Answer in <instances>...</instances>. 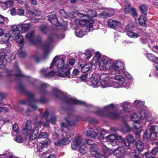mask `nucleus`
I'll return each mask as SVG.
<instances>
[{"instance_id": "nucleus-1", "label": "nucleus", "mask_w": 158, "mask_h": 158, "mask_svg": "<svg viewBox=\"0 0 158 158\" xmlns=\"http://www.w3.org/2000/svg\"><path fill=\"white\" fill-rule=\"evenodd\" d=\"M93 63H98L99 68L101 70H109L111 72L121 73L124 71V64L117 61H112L106 56H101L99 52H97L92 60Z\"/></svg>"}, {"instance_id": "nucleus-2", "label": "nucleus", "mask_w": 158, "mask_h": 158, "mask_svg": "<svg viewBox=\"0 0 158 158\" xmlns=\"http://www.w3.org/2000/svg\"><path fill=\"white\" fill-rule=\"evenodd\" d=\"M68 65L64 64V60L60 58L59 56H56L53 59L49 67L50 69H56L57 71L58 76L65 78L69 77L70 75V71L67 69Z\"/></svg>"}, {"instance_id": "nucleus-3", "label": "nucleus", "mask_w": 158, "mask_h": 158, "mask_svg": "<svg viewBox=\"0 0 158 158\" xmlns=\"http://www.w3.org/2000/svg\"><path fill=\"white\" fill-rule=\"evenodd\" d=\"M31 27L29 23L22 24L21 25H13L11 26L12 36L13 39L22 47L23 42V37L20 35V32L24 33L27 31Z\"/></svg>"}, {"instance_id": "nucleus-4", "label": "nucleus", "mask_w": 158, "mask_h": 158, "mask_svg": "<svg viewBox=\"0 0 158 158\" xmlns=\"http://www.w3.org/2000/svg\"><path fill=\"white\" fill-rule=\"evenodd\" d=\"M31 122L29 120L27 121L25 127L23 131V134L26 136H29V139L31 140H35L38 137L39 124H37L32 130H31Z\"/></svg>"}, {"instance_id": "nucleus-5", "label": "nucleus", "mask_w": 158, "mask_h": 158, "mask_svg": "<svg viewBox=\"0 0 158 158\" xmlns=\"http://www.w3.org/2000/svg\"><path fill=\"white\" fill-rule=\"evenodd\" d=\"M85 143L82 141L81 137L80 136L76 137L71 143V147L73 150H78L82 154L85 153Z\"/></svg>"}, {"instance_id": "nucleus-6", "label": "nucleus", "mask_w": 158, "mask_h": 158, "mask_svg": "<svg viewBox=\"0 0 158 158\" xmlns=\"http://www.w3.org/2000/svg\"><path fill=\"white\" fill-rule=\"evenodd\" d=\"M140 115V121H136L134 122V128L135 129H138L141 126L140 121L141 120H143L144 122L146 121H152L153 118L150 114H147L146 111L144 110H141L139 112Z\"/></svg>"}, {"instance_id": "nucleus-7", "label": "nucleus", "mask_w": 158, "mask_h": 158, "mask_svg": "<svg viewBox=\"0 0 158 158\" xmlns=\"http://www.w3.org/2000/svg\"><path fill=\"white\" fill-rule=\"evenodd\" d=\"M75 23L76 25L79 24L80 25L84 26L86 25L85 29V31L86 32H89L93 31V24L94 23V21L91 20L90 18L85 19L79 20L78 19H76L75 20Z\"/></svg>"}, {"instance_id": "nucleus-8", "label": "nucleus", "mask_w": 158, "mask_h": 158, "mask_svg": "<svg viewBox=\"0 0 158 158\" xmlns=\"http://www.w3.org/2000/svg\"><path fill=\"white\" fill-rule=\"evenodd\" d=\"M100 86L102 88L113 87L112 78L105 74H102L99 77Z\"/></svg>"}, {"instance_id": "nucleus-9", "label": "nucleus", "mask_w": 158, "mask_h": 158, "mask_svg": "<svg viewBox=\"0 0 158 158\" xmlns=\"http://www.w3.org/2000/svg\"><path fill=\"white\" fill-rule=\"evenodd\" d=\"M156 127L155 126H148L144 134L143 138L145 139L150 138L151 139L153 140L156 139V133L155 129Z\"/></svg>"}, {"instance_id": "nucleus-10", "label": "nucleus", "mask_w": 158, "mask_h": 158, "mask_svg": "<svg viewBox=\"0 0 158 158\" xmlns=\"http://www.w3.org/2000/svg\"><path fill=\"white\" fill-rule=\"evenodd\" d=\"M113 79L115 81L112 80L113 87L119 88L123 86V84L125 82L124 78L120 75H115Z\"/></svg>"}, {"instance_id": "nucleus-11", "label": "nucleus", "mask_w": 158, "mask_h": 158, "mask_svg": "<svg viewBox=\"0 0 158 158\" xmlns=\"http://www.w3.org/2000/svg\"><path fill=\"white\" fill-rule=\"evenodd\" d=\"M25 38L32 44L36 45L39 43L40 39L39 36H35L34 32L33 31L27 33L25 36Z\"/></svg>"}, {"instance_id": "nucleus-12", "label": "nucleus", "mask_w": 158, "mask_h": 158, "mask_svg": "<svg viewBox=\"0 0 158 158\" xmlns=\"http://www.w3.org/2000/svg\"><path fill=\"white\" fill-rule=\"evenodd\" d=\"M57 37V35L55 33H52L49 35L48 38L46 45L44 47L46 55L50 52L51 44Z\"/></svg>"}, {"instance_id": "nucleus-13", "label": "nucleus", "mask_w": 158, "mask_h": 158, "mask_svg": "<svg viewBox=\"0 0 158 158\" xmlns=\"http://www.w3.org/2000/svg\"><path fill=\"white\" fill-rule=\"evenodd\" d=\"M73 135V134L69 132H68L66 135V137L63 139L59 141H55L54 143L56 146H61L62 145H66L69 144L71 142V140L72 139V137Z\"/></svg>"}, {"instance_id": "nucleus-14", "label": "nucleus", "mask_w": 158, "mask_h": 158, "mask_svg": "<svg viewBox=\"0 0 158 158\" xmlns=\"http://www.w3.org/2000/svg\"><path fill=\"white\" fill-rule=\"evenodd\" d=\"M116 136V140H117L119 142H121V144H123L125 146H128L130 143H133L134 141V139L131 135H129L127 136L124 140L120 136L117 135Z\"/></svg>"}, {"instance_id": "nucleus-15", "label": "nucleus", "mask_w": 158, "mask_h": 158, "mask_svg": "<svg viewBox=\"0 0 158 158\" xmlns=\"http://www.w3.org/2000/svg\"><path fill=\"white\" fill-rule=\"evenodd\" d=\"M56 71V69H50L49 67L42 69L41 72L42 76L45 77L49 78L54 76Z\"/></svg>"}, {"instance_id": "nucleus-16", "label": "nucleus", "mask_w": 158, "mask_h": 158, "mask_svg": "<svg viewBox=\"0 0 158 158\" xmlns=\"http://www.w3.org/2000/svg\"><path fill=\"white\" fill-rule=\"evenodd\" d=\"M113 107V105L110 104L105 107L104 111L107 112L106 115L108 117L113 119H116L119 116V115L115 113H112L111 112Z\"/></svg>"}, {"instance_id": "nucleus-17", "label": "nucleus", "mask_w": 158, "mask_h": 158, "mask_svg": "<svg viewBox=\"0 0 158 158\" xmlns=\"http://www.w3.org/2000/svg\"><path fill=\"white\" fill-rule=\"evenodd\" d=\"M133 27V26L131 25H127L126 27V34L130 37L134 38H137L139 37V35L137 33L134 32L131 30V29Z\"/></svg>"}, {"instance_id": "nucleus-18", "label": "nucleus", "mask_w": 158, "mask_h": 158, "mask_svg": "<svg viewBox=\"0 0 158 158\" xmlns=\"http://www.w3.org/2000/svg\"><path fill=\"white\" fill-rule=\"evenodd\" d=\"M113 154L117 157L124 158L123 156L126 154L124 148L123 147H119L113 152Z\"/></svg>"}, {"instance_id": "nucleus-19", "label": "nucleus", "mask_w": 158, "mask_h": 158, "mask_svg": "<svg viewBox=\"0 0 158 158\" xmlns=\"http://www.w3.org/2000/svg\"><path fill=\"white\" fill-rule=\"evenodd\" d=\"M79 68L81 67V71L83 73H86L90 70L92 67L91 63H87L84 65L81 62H79L78 64Z\"/></svg>"}, {"instance_id": "nucleus-20", "label": "nucleus", "mask_w": 158, "mask_h": 158, "mask_svg": "<svg viewBox=\"0 0 158 158\" xmlns=\"http://www.w3.org/2000/svg\"><path fill=\"white\" fill-rule=\"evenodd\" d=\"M7 56L6 53H0V69L3 68L5 66L6 64V60L5 58Z\"/></svg>"}, {"instance_id": "nucleus-21", "label": "nucleus", "mask_w": 158, "mask_h": 158, "mask_svg": "<svg viewBox=\"0 0 158 158\" xmlns=\"http://www.w3.org/2000/svg\"><path fill=\"white\" fill-rule=\"evenodd\" d=\"M89 84L94 88H97L100 86L99 80L95 77H92L89 83Z\"/></svg>"}, {"instance_id": "nucleus-22", "label": "nucleus", "mask_w": 158, "mask_h": 158, "mask_svg": "<svg viewBox=\"0 0 158 158\" xmlns=\"http://www.w3.org/2000/svg\"><path fill=\"white\" fill-rule=\"evenodd\" d=\"M98 128H90L86 131V135L89 137L93 138H95L96 136L97 131H99Z\"/></svg>"}, {"instance_id": "nucleus-23", "label": "nucleus", "mask_w": 158, "mask_h": 158, "mask_svg": "<svg viewBox=\"0 0 158 158\" xmlns=\"http://www.w3.org/2000/svg\"><path fill=\"white\" fill-rule=\"evenodd\" d=\"M85 143V149H86L87 148H89L90 149V148L93 149V150L96 149V145L94 143V142L89 140L86 139L85 142H83Z\"/></svg>"}, {"instance_id": "nucleus-24", "label": "nucleus", "mask_w": 158, "mask_h": 158, "mask_svg": "<svg viewBox=\"0 0 158 158\" xmlns=\"http://www.w3.org/2000/svg\"><path fill=\"white\" fill-rule=\"evenodd\" d=\"M96 14L94 10H89L87 13V15H84V14L81 13H78L77 15L79 17H85L87 19L88 18H90L92 19V18L96 16Z\"/></svg>"}, {"instance_id": "nucleus-25", "label": "nucleus", "mask_w": 158, "mask_h": 158, "mask_svg": "<svg viewBox=\"0 0 158 158\" xmlns=\"http://www.w3.org/2000/svg\"><path fill=\"white\" fill-rule=\"evenodd\" d=\"M107 23L109 27L114 28L117 26L119 27L121 24L119 21L111 19L108 20Z\"/></svg>"}, {"instance_id": "nucleus-26", "label": "nucleus", "mask_w": 158, "mask_h": 158, "mask_svg": "<svg viewBox=\"0 0 158 158\" xmlns=\"http://www.w3.org/2000/svg\"><path fill=\"white\" fill-rule=\"evenodd\" d=\"M116 136L115 135L110 134L109 135L106 136L105 139L107 140V141L110 142V143L112 146H115L117 144L116 143Z\"/></svg>"}, {"instance_id": "nucleus-27", "label": "nucleus", "mask_w": 158, "mask_h": 158, "mask_svg": "<svg viewBox=\"0 0 158 158\" xmlns=\"http://www.w3.org/2000/svg\"><path fill=\"white\" fill-rule=\"evenodd\" d=\"M86 32L82 31L79 27L75 28V33L76 36L78 37H81L85 34Z\"/></svg>"}, {"instance_id": "nucleus-28", "label": "nucleus", "mask_w": 158, "mask_h": 158, "mask_svg": "<svg viewBox=\"0 0 158 158\" xmlns=\"http://www.w3.org/2000/svg\"><path fill=\"white\" fill-rule=\"evenodd\" d=\"M14 0H7L5 2L4 4L5 6H2V8L4 10H6L7 8H9L14 6Z\"/></svg>"}, {"instance_id": "nucleus-29", "label": "nucleus", "mask_w": 158, "mask_h": 158, "mask_svg": "<svg viewBox=\"0 0 158 158\" xmlns=\"http://www.w3.org/2000/svg\"><path fill=\"white\" fill-rule=\"evenodd\" d=\"M114 14V10L112 9L109 10L108 12L106 11H104L100 14L101 17L102 18H106L107 17H110Z\"/></svg>"}, {"instance_id": "nucleus-30", "label": "nucleus", "mask_w": 158, "mask_h": 158, "mask_svg": "<svg viewBox=\"0 0 158 158\" xmlns=\"http://www.w3.org/2000/svg\"><path fill=\"white\" fill-rule=\"evenodd\" d=\"M90 153L96 158H105L104 156L100 154L96 150H93V149L90 148Z\"/></svg>"}, {"instance_id": "nucleus-31", "label": "nucleus", "mask_w": 158, "mask_h": 158, "mask_svg": "<svg viewBox=\"0 0 158 158\" xmlns=\"http://www.w3.org/2000/svg\"><path fill=\"white\" fill-rule=\"evenodd\" d=\"M4 35L0 40V44H1L7 43L10 37L9 34L8 33H5L3 34Z\"/></svg>"}, {"instance_id": "nucleus-32", "label": "nucleus", "mask_w": 158, "mask_h": 158, "mask_svg": "<svg viewBox=\"0 0 158 158\" xmlns=\"http://www.w3.org/2000/svg\"><path fill=\"white\" fill-rule=\"evenodd\" d=\"M66 123L62 122L61 123V126L62 127H66L68 126H73L76 124V123L73 121L65 119Z\"/></svg>"}, {"instance_id": "nucleus-33", "label": "nucleus", "mask_w": 158, "mask_h": 158, "mask_svg": "<svg viewBox=\"0 0 158 158\" xmlns=\"http://www.w3.org/2000/svg\"><path fill=\"white\" fill-rule=\"evenodd\" d=\"M69 103H72L76 104H85L84 102L79 101L75 98H69L68 101Z\"/></svg>"}, {"instance_id": "nucleus-34", "label": "nucleus", "mask_w": 158, "mask_h": 158, "mask_svg": "<svg viewBox=\"0 0 158 158\" xmlns=\"http://www.w3.org/2000/svg\"><path fill=\"white\" fill-rule=\"evenodd\" d=\"M8 20L6 18H5L2 15H0V24H2L3 27L7 25Z\"/></svg>"}, {"instance_id": "nucleus-35", "label": "nucleus", "mask_w": 158, "mask_h": 158, "mask_svg": "<svg viewBox=\"0 0 158 158\" xmlns=\"http://www.w3.org/2000/svg\"><path fill=\"white\" fill-rule=\"evenodd\" d=\"M92 56L91 52L89 51L85 50L83 54V59L86 60H89Z\"/></svg>"}, {"instance_id": "nucleus-36", "label": "nucleus", "mask_w": 158, "mask_h": 158, "mask_svg": "<svg viewBox=\"0 0 158 158\" xmlns=\"http://www.w3.org/2000/svg\"><path fill=\"white\" fill-rule=\"evenodd\" d=\"M147 56V58L152 62H155L157 61L158 60V58L152 54H148Z\"/></svg>"}, {"instance_id": "nucleus-37", "label": "nucleus", "mask_w": 158, "mask_h": 158, "mask_svg": "<svg viewBox=\"0 0 158 158\" xmlns=\"http://www.w3.org/2000/svg\"><path fill=\"white\" fill-rule=\"evenodd\" d=\"M136 145L137 148L139 151H141L143 148V144L142 142L140 140H138L136 142Z\"/></svg>"}, {"instance_id": "nucleus-38", "label": "nucleus", "mask_w": 158, "mask_h": 158, "mask_svg": "<svg viewBox=\"0 0 158 158\" xmlns=\"http://www.w3.org/2000/svg\"><path fill=\"white\" fill-rule=\"evenodd\" d=\"M125 6L128 7H125L124 10V12L126 14H128L131 11V9L130 8V4L129 3L128 1H126L125 2Z\"/></svg>"}, {"instance_id": "nucleus-39", "label": "nucleus", "mask_w": 158, "mask_h": 158, "mask_svg": "<svg viewBox=\"0 0 158 158\" xmlns=\"http://www.w3.org/2000/svg\"><path fill=\"white\" fill-rule=\"evenodd\" d=\"M139 9L144 15L147 14L148 8L147 6L143 5L139 6Z\"/></svg>"}, {"instance_id": "nucleus-40", "label": "nucleus", "mask_w": 158, "mask_h": 158, "mask_svg": "<svg viewBox=\"0 0 158 158\" xmlns=\"http://www.w3.org/2000/svg\"><path fill=\"white\" fill-rule=\"evenodd\" d=\"M144 102L140 101L139 100H135L134 102V106L137 107H140L143 106L144 104Z\"/></svg>"}, {"instance_id": "nucleus-41", "label": "nucleus", "mask_w": 158, "mask_h": 158, "mask_svg": "<svg viewBox=\"0 0 158 158\" xmlns=\"http://www.w3.org/2000/svg\"><path fill=\"white\" fill-rule=\"evenodd\" d=\"M56 16L55 15H52L48 16V20L50 22L52 25H55V24L54 23H52L53 21L56 22L57 21V20L56 19Z\"/></svg>"}, {"instance_id": "nucleus-42", "label": "nucleus", "mask_w": 158, "mask_h": 158, "mask_svg": "<svg viewBox=\"0 0 158 158\" xmlns=\"http://www.w3.org/2000/svg\"><path fill=\"white\" fill-rule=\"evenodd\" d=\"M18 54L19 56L22 58L25 57L26 55L25 52L22 48L19 49L18 51Z\"/></svg>"}, {"instance_id": "nucleus-43", "label": "nucleus", "mask_w": 158, "mask_h": 158, "mask_svg": "<svg viewBox=\"0 0 158 158\" xmlns=\"http://www.w3.org/2000/svg\"><path fill=\"white\" fill-rule=\"evenodd\" d=\"M129 103L127 102H124L120 104V106L122 108L123 111L127 110L128 108Z\"/></svg>"}, {"instance_id": "nucleus-44", "label": "nucleus", "mask_w": 158, "mask_h": 158, "mask_svg": "<svg viewBox=\"0 0 158 158\" xmlns=\"http://www.w3.org/2000/svg\"><path fill=\"white\" fill-rule=\"evenodd\" d=\"M139 23L141 25H144L145 24V17L143 15L140 16L138 19Z\"/></svg>"}, {"instance_id": "nucleus-45", "label": "nucleus", "mask_w": 158, "mask_h": 158, "mask_svg": "<svg viewBox=\"0 0 158 158\" xmlns=\"http://www.w3.org/2000/svg\"><path fill=\"white\" fill-rule=\"evenodd\" d=\"M50 141L49 139H46L41 142V146L43 148H46L47 145L50 144Z\"/></svg>"}, {"instance_id": "nucleus-46", "label": "nucleus", "mask_w": 158, "mask_h": 158, "mask_svg": "<svg viewBox=\"0 0 158 158\" xmlns=\"http://www.w3.org/2000/svg\"><path fill=\"white\" fill-rule=\"evenodd\" d=\"M33 60L35 63H38L39 61V53H36L33 56Z\"/></svg>"}, {"instance_id": "nucleus-47", "label": "nucleus", "mask_w": 158, "mask_h": 158, "mask_svg": "<svg viewBox=\"0 0 158 158\" xmlns=\"http://www.w3.org/2000/svg\"><path fill=\"white\" fill-rule=\"evenodd\" d=\"M99 131H97V134L96 136L100 139H101L103 138V136L102 134L100 132L102 131L101 130L100 128H98Z\"/></svg>"}, {"instance_id": "nucleus-48", "label": "nucleus", "mask_w": 158, "mask_h": 158, "mask_svg": "<svg viewBox=\"0 0 158 158\" xmlns=\"http://www.w3.org/2000/svg\"><path fill=\"white\" fill-rule=\"evenodd\" d=\"M138 117V115L135 113H133L131 114V119L133 121H137Z\"/></svg>"}, {"instance_id": "nucleus-49", "label": "nucleus", "mask_w": 158, "mask_h": 158, "mask_svg": "<svg viewBox=\"0 0 158 158\" xmlns=\"http://www.w3.org/2000/svg\"><path fill=\"white\" fill-rule=\"evenodd\" d=\"M16 13L19 15H23L24 14V11L23 9H18L16 11Z\"/></svg>"}, {"instance_id": "nucleus-50", "label": "nucleus", "mask_w": 158, "mask_h": 158, "mask_svg": "<svg viewBox=\"0 0 158 158\" xmlns=\"http://www.w3.org/2000/svg\"><path fill=\"white\" fill-rule=\"evenodd\" d=\"M15 141L17 143H22L23 140L21 136L18 135L15 138Z\"/></svg>"}, {"instance_id": "nucleus-51", "label": "nucleus", "mask_w": 158, "mask_h": 158, "mask_svg": "<svg viewBox=\"0 0 158 158\" xmlns=\"http://www.w3.org/2000/svg\"><path fill=\"white\" fill-rule=\"evenodd\" d=\"M13 129L16 133H18L19 132L18 126L16 124H13Z\"/></svg>"}, {"instance_id": "nucleus-52", "label": "nucleus", "mask_w": 158, "mask_h": 158, "mask_svg": "<svg viewBox=\"0 0 158 158\" xmlns=\"http://www.w3.org/2000/svg\"><path fill=\"white\" fill-rule=\"evenodd\" d=\"M15 66L16 67V71L17 72V74H16V76H23L21 72L20 71L19 68L18 67V65L17 64H15Z\"/></svg>"}, {"instance_id": "nucleus-53", "label": "nucleus", "mask_w": 158, "mask_h": 158, "mask_svg": "<svg viewBox=\"0 0 158 158\" xmlns=\"http://www.w3.org/2000/svg\"><path fill=\"white\" fill-rule=\"evenodd\" d=\"M138 155L135 152H131L129 154V157L131 158H138Z\"/></svg>"}, {"instance_id": "nucleus-54", "label": "nucleus", "mask_w": 158, "mask_h": 158, "mask_svg": "<svg viewBox=\"0 0 158 158\" xmlns=\"http://www.w3.org/2000/svg\"><path fill=\"white\" fill-rule=\"evenodd\" d=\"M48 86V85L44 82H40V91L41 89H45Z\"/></svg>"}, {"instance_id": "nucleus-55", "label": "nucleus", "mask_w": 158, "mask_h": 158, "mask_svg": "<svg viewBox=\"0 0 158 158\" xmlns=\"http://www.w3.org/2000/svg\"><path fill=\"white\" fill-rule=\"evenodd\" d=\"M124 129L127 132L129 131L130 130V127L126 123H124Z\"/></svg>"}, {"instance_id": "nucleus-56", "label": "nucleus", "mask_w": 158, "mask_h": 158, "mask_svg": "<svg viewBox=\"0 0 158 158\" xmlns=\"http://www.w3.org/2000/svg\"><path fill=\"white\" fill-rule=\"evenodd\" d=\"M8 109L6 108L3 107H0V113L1 112H2L4 113H6L8 112Z\"/></svg>"}, {"instance_id": "nucleus-57", "label": "nucleus", "mask_w": 158, "mask_h": 158, "mask_svg": "<svg viewBox=\"0 0 158 158\" xmlns=\"http://www.w3.org/2000/svg\"><path fill=\"white\" fill-rule=\"evenodd\" d=\"M8 109L6 108L3 107H0V113L1 112H2L4 113H6L8 112Z\"/></svg>"}, {"instance_id": "nucleus-58", "label": "nucleus", "mask_w": 158, "mask_h": 158, "mask_svg": "<svg viewBox=\"0 0 158 158\" xmlns=\"http://www.w3.org/2000/svg\"><path fill=\"white\" fill-rule=\"evenodd\" d=\"M48 136V135L46 132H42L40 134V138H46Z\"/></svg>"}, {"instance_id": "nucleus-59", "label": "nucleus", "mask_w": 158, "mask_h": 158, "mask_svg": "<svg viewBox=\"0 0 158 158\" xmlns=\"http://www.w3.org/2000/svg\"><path fill=\"white\" fill-rule=\"evenodd\" d=\"M124 74L130 80H132L133 78L132 76L128 73L125 72L124 73Z\"/></svg>"}, {"instance_id": "nucleus-60", "label": "nucleus", "mask_w": 158, "mask_h": 158, "mask_svg": "<svg viewBox=\"0 0 158 158\" xmlns=\"http://www.w3.org/2000/svg\"><path fill=\"white\" fill-rule=\"evenodd\" d=\"M158 152V148H153L152 151L151 153L153 155H155Z\"/></svg>"}, {"instance_id": "nucleus-61", "label": "nucleus", "mask_w": 158, "mask_h": 158, "mask_svg": "<svg viewBox=\"0 0 158 158\" xmlns=\"http://www.w3.org/2000/svg\"><path fill=\"white\" fill-rule=\"evenodd\" d=\"M16 110L19 112H21L23 111V108L19 105L16 107Z\"/></svg>"}, {"instance_id": "nucleus-62", "label": "nucleus", "mask_w": 158, "mask_h": 158, "mask_svg": "<svg viewBox=\"0 0 158 158\" xmlns=\"http://www.w3.org/2000/svg\"><path fill=\"white\" fill-rule=\"evenodd\" d=\"M79 72L77 69H74L72 72V74L74 76H77L79 74Z\"/></svg>"}, {"instance_id": "nucleus-63", "label": "nucleus", "mask_w": 158, "mask_h": 158, "mask_svg": "<svg viewBox=\"0 0 158 158\" xmlns=\"http://www.w3.org/2000/svg\"><path fill=\"white\" fill-rule=\"evenodd\" d=\"M37 11L35 10H30L29 13L31 15H36Z\"/></svg>"}, {"instance_id": "nucleus-64", "label": "nucleus", "mask_w": 158, "mask_h": 158, "mask_svg": "<svg viewBox=\"0 0 158 158\" xmlns=\"http://www.w3.org/2000/svg\"><path fill=\"white\" fill-rule=\"evenodd\" d=\"M87 75L86 74H84L80 77V79L81 81H85L86 79Z\"/></svg>"}]
</instances>
